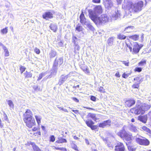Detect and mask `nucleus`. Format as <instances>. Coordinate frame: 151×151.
Masks as SVG:
<instances>
[{"label": "nucleus", "mask_w": 151, "mask_h": 151, "mask_svg": "<svg viewBox=\"0 0 151 151\" xmlns=\"http://www.w3.org/2000/svg\"><path fill=\"white\" fill-rule=\"evenodd\" d=\"M143 6V3L142 1H140L137 3H133L132 2L129 1L127 4H123V7L130 12H137L141 10Z\"/></svg>", "instance_id": "1"}, {"label": "nucleus", "mask_w": 151, "mask_h": 151, "mask_svg": "<svg viewBox=\"0 0 151 151\" xmlns=\"http://www.w3.org/2000/svg\"><path fill=\"white\" fill-rule=\"evenodd\" d=\"M150 107V105L147 104H140L139 105L137 104L136 107L131 109L130 111L131 112L135 114H143L145 111L148 110Z\"/></svg>", "instance_id": "2"}, {"label": "nucleus", "mask_w": 151, "mask_h": 151, "mask_svg": "<svg viewBox=\"0 0 151 151\" xmlns=\"http://www.w3.org/2000/svg\"><path fill=\"white\" fill-rule=\"evenodd\" d=\"M103 11L101 6H96L94 8L93 11L91 9L88 10L89 17L92 21L94 20L98 17L97 15L101 14Z\"/></svg>", "instance_id": "3"}, {"label": "nucleus", "mask_w": 151, "mask_h": 151, "mask_svg": "<svg viewBox=\"0 0 151 151\" xmlns=\"http://www.w3.org/2000/svg\"><path fill=\"white\" fill-rule=\"evenodd\" d=\"M127 47L129 49L130 51L132 52L133 54H136L139 52L140 49L142 47V45H139L136 42H133L131 45L126 44Z\"/></svg>", "instance_id": "4"}, {"label": "nucleus", "mask_w": 151, "mask_h": 151, "mask_svg": "<svg viewBox=\"0 0 151 151\" xmlns=\"http://www.w3.org/2000/svg\"><path fill=\"white\" fill-rule=\"evenodd\" d=\"M109 18L106 15L102 14L100 17H97L93 22L96 24L102 25L108 22Z\"/></svg>", "instance_id": "5"}, {"label": "nucleus", "mask_w": 151, "mask_h": 151, "mask_svg": "<svg viewBox=\"0 0 151 151\" xmlns=\"http://www.w3.org/2000/svg\"><path fill=\"white\" fill-rule=\"evenodd\" d=\"M118 135L121 138H123L127 141H130L131 140L132 136V134L127 133L124 131L123 129L121 132H119L118 133Z\"/></svg>", "instance_id": "6"}, {"label": "nucleus", "mask_w": 151, "mask_h": 151, "mask_svg": "<svg viewBox=\"0 0 151 151\" xmlns=\"http://www.w3.org/2000/svg\"><path fill=\"white\" fill-rule=\"evenodd\" d=\"M63 62V60L62 58H60L58 60L56 59L55 62L52 67L53 70H54V72H52V74L55 75L57 72V67L58 65H60Z\"/></svg>", "instance_id": "7"}, {"label": "nucleus", "mask_w": 151, "mask_h": 151, "mask_svg": "<svg viewBox=\"0 0 151 151\" xmlns=\"http://www.w3.org/2000/svg\"><path fill=\"white\" fill-rule=\"evenodd\" d=\"M24 121L26 123V126L29 128H31L35 124V121L34 118H29V119H24Z\"/></svg>", "instance_id": "8"}, {"label": "nucleus", "mask_w": 151, "mask_h": 151, "mask_svg": "<svg viewBox=\"0 0 151 151\" xmlns=\"http://www.w3.org/2000/svg\"><path fill=\"white\" fill-rule=\"evenodd\" d=\"M136 141L140 145L147 146L149 145L150 142L147 139L144 138L143 139L139 138H137Z\"/></svg>", "instance_id": "9"}, {"label": "nucleus", "mask_w": 151, "mask_h": 151, "mask_svg": "<svg viewBox=\"0 0 151 151\" xmlns=\"http://www.w3.org/2000/svg\"><path fill=\"white\" fill-rule=\"evenodd\" d=\"M125 147L122 143L118 142L117 143L115 146V151H124Z\"/></svg>", "instance_id": "10"}, {"label": "nucleus", "mask_w": 151, "mask_h": 151, "mask_svg": "<svg viewBox=\"0 0 151 151\" xmlns=\"http://www.w3.org/2000/svg\"><path fill=\"white\" fill-rule=\"evenodd\" d=\"M33 114L32 111L29 109H27L24 114V119L32 118Z\"/></svg>", "instance_id": "11"}, {"label": "nucleus", "mask_w": 151, "mask_h": 151, "mask_svg": "<svg viewBox=\"0 0 151 151\" xmlns=\"http://www.w3.org/2000/svg\"><path fill=\"white\" fill-rule=\"evenodd\" d=\"M79 18L80 19V22L83 25H85L88 22L86 20V19L83 12H82Z\"/></svg>", "instance_id": "12"}, {"label": "nucleus", "mask_w": 151, "mask_h": 151, "mask_svg": "<svg viewBox=\"0 0 151 151\" xmlns=\"http://www.w3.org/2000/svg\"><path fill=\"white\" fill-rule=\"evenodd\" d=\"M104 5L106 8L108 9L113 6L111 1V0H107L105 2Z\"/></svg>", "instance_id": "13"}, {"label": "nucleus", "mask_w": 151, "mask_h": 151, "mask_svg": "<svg viewBox=\"0 0 151 151\" xmlns=\"http://www.w3.org/2000/svg\"><path fill=\"white\" fill-rule=\"evenodd\" d=\"M69 74L65 76H61V78L59 80L58 84L60 85L62 84L69 77Z\"/></svg>", "instance_id": "14"}, {"label": "nucleus", "mask_w": 151, "mask_h": 151, "mask_svg": "<svg viewBox=\"0 0 151 151\" xmlns=\"http://www.w3.org/2000/svg\"><path fill=\"white\" fill-rule=\"evenodd\" d=\"M111 122L110 120H108L104 121L102 123H101L99 124V127L101 128H104L110 125Z\"/></svg>", "instance_id": "15"}, {"label": "nucleus", "mask_w": 151, "mask_h": 151, "mask_svg": "<svg viewBox=\"0 0 151 151\" xmlns=\"http://www.w3.org/2000/svg\"><path fill=\"white\" fill-rule=\"evenodd\" d=\"M135 103L134 100L133 99H130L126 101L125 103V105L129 107H130L134 105Z\"/></svg>", "instance_id": "16"}, {"label": "nucleus", "mask_w": 151, "mask_h": 151, "mask_svg": "<svg viewBox=\"0 0 151 151\" xmlns=\"http://www.w3.org/2000/svg\"><path fill=\"white\" fill-rule=\"evenodd\" d=\"M129 130L132 132L135 133H137L138 132V128L132 124H129Z\"/></svg>", "instance_id": "17"}, {"label": "nucleus", "mask_w": 151, "mask_h": 151, "mask_svg": "<svg viewBox=\"0 0 151 151\" xmlns=\"http://www.w3.org/2000/svg\"><path fill=\"white\" fill-rule=\"evenodd\" d=\"M43 18L47 19V18H51L52 17V14L50 12H46L42 15Z\"/></svg>", "instance_id": "18"}, {"label": "nucleus", "mask_w": 151, "mask_h": 151, "mask_svg": "<svg viewBox=\"0 0 151 151\" xmlns=\"http://www.w3.org/2000/svg\"><path fill=\"white\" fill-rule=\"evenodd\" d=\"M81 68L86 73L89 74L90 73L89 70L86 65H83L81 67Z\"/></svg>", "instance_id": "19"}, {"label": "nucleus", "mask_w": 151, "mask_h": 151, "mask_svg": "<svg viewBox=\"0 0 151 151\" xmlns=\"http://www.w3.org/2000/svg\"><path fill=\"white\" fill-rule=\"evenodd\" d=\"M138 120L142 122L146 123L147 120V116H139L138 117Z\"/></svg>", "instance_id": "20"}, {"label": "nucleus", "mask_w": 151, "mask_h": 151, "mask_svg": "<svg viewBox=\"0 0 151 151\" xmlns=\"http://www.w3.org/2000/svg\"><path fill=\"white\" fill-rule=\"evenodd\" d=\"M88 117L91 118L95 121H96L99 120V119L96 117L95 114L90 113L88 114Z\"/></svg>", "instance_id": "21"}, {"label": "nucleus", "mask_w": 151, "mask_h": 151, "mask_svg": "<svg viewBox=\"0 0 151 151\" xmlns=\"http://www.w3.org/2000/svg\"><path fill=\"white\" fill-rule=\"evenodd\" d=\"M114 39L113 37H110L107 40V42L109 46H112L114 43Z\"/></svg>", "instance_id": "22"}, {"label": "nucleus", "mask_w": 151, "mask_h": 151, "mask_svg": "<svg viewBox=\"0 0 151 151\" xmlns=\"http://www.w3.org/2000/svg\"><path fill=\"white\" fill-rule=\"evenodd\" d=\"M35 117L38 124L40 125L41 123V121L42 119L41 116L40 115H35Z\"/></svg>", "instance_id": "23"}, {"label": "nucleus", "mask_w": 151, "mask_h": 151, "mask_svg": "<svg viewBox=\"0 0 151 151\" xmlns=\"http://www.w3.org/2000/svg\"><path fill=\"white\" fill-rule=\"evenodd\" d=\"M56 55V52L53 50H52L50 52L49 54V55L50 58H52L55 57Z\"/></svg>", "instance_id": "24"}, {"label": "nucleus", "mask_w": 151, "mask_h": 151, "mask_svg": "<svg viewBox=\"0 0 151 151\" xmlns=\"http://www.w3.org/2000/svg\"><path fill=\"white\" fill-rule=\"evenodd\" d=\"M80 49V47L79 45L77 44H75L74 48V52L75 53H78Z\"/></svg>", "instance_id": "25"}, {"label": "nucleus", "mask_w": 151, "mask_h": 151, "mask_svg": "<svg viewBox=\"0 0 151 151\" xmlns=\"http://www.w3.org/2000/svg\"><path fill=\"white\" fill-rule=\"evenodd\" d=\"M50 29L54 32H55L57 29V26L53 24H51L50 26Z\"/></svg>", "instance_id": "26"}, {"label": "nucleus", "mask_w": 151, "mask_h": 151, "mask_svg": "<svg viewBox=\"0 0 151 151\" xmlns=\"http://www.w3.org/2000/svg\"><path fill=\"white\" fill-rule=\"evenodd\" d=\"M129 38L134 40L136 41L138 40L139 37L138 35H135L132 36H129Z\"/></svg>", "instance_id": "27"}, {"label": "nucleus", "mask_w": 151, "mask_h": 151, "mask_svg": "<svg viewBox=\"0 0 151 151\" xmlns=\"http://www.w3.org/2000/svg\"><path fill=\"white\" fill-rule=\"evenodd\" d=\"M67 142V140L66 139L60 137L58 138V140L56 142L58 143H63L66 142Z\"/></svg>", "instance_id": "28"}, {"label": "nucleus", "mask_w": 151, "mask_h": 151, "mask_svg": "<svg viewBox=\"0 0 151 151\" xmlns=\"http://www.w3.org/2000/svg\"><path fill=\"white\" fill-rule=\"evenodd\" d=\"M83 28L79 24H78L76 27V30L78 32H81L83 30Z\"/></svg>", "instance_id": "29"}, {"label": "nucleus", "mask_w": 151, "mask_h": 151, "mask_svg": "<svg viewBox=\"0 0 151 151\" xmlns=\"http://www.w3.org/2000/svg\"><path fill=\"white\" fill-rule=\"evenodd\" d=\"M3 49L5 52V56L6 57L8 56L9 55V52L6 47L4 46L3 47Z\"/></svg>", "instance_id": "30"}, {"label": "nucleus", "mask_w": 151, "mask_h": 151, "mask_svg": "<svg viewBox=\"0 0 151 151\" xmlns=\"http://www.w3.org/2000/svg\"><path fill=\"white\" fill-rule=\"evenodd\" d=\"M119 13L118 11H115L114 14H113L112 15V17L113 18H115V19H116L117 18L119 17Z\"/></svg>", "instance_id": "31"}, {"label": "nucleus", "mask_w": 151, "mask_h": 151, "mask_svg": "<svg viewBox=\"0 0 151 151\" xmlns=\"http://www.w3.org/2000/svg\"><path fill=\"white\" fill-rule=\"evenodd\" d=\"M87 27L90 29L91 30L93 31L94 29L92 25L89 23L88 22L85 25Z\"/></svg>", "instance_id": "32"}, {"label": "nucleus", "mask_w": 151, "mask_h": 151, "mask_svg": "<svg viewBox=\"0 0 151 151\" xmlns=\"http://www.w3.org/2000/svg\"><path fill=\"white\" fill-rule=\"evenodd\" d=\"M134 28L133 26H129L125 28V30L127 31V32H129L132 31V29Z\"/></svg>", "instance_id": "33"}, {"label": "nucleus", "mask_w": 151, "mask_h": 151, "mask_svg": "<svg viewBox=\"0 0 151 151\" xmlns=\"http://www.w3.org/2000/svg\"><path fill=\"white\" fill-rule=\"evenodd\" d=\"M33 150L35 151H42L35 144H32Z\"/></svg>", "instance_id": "34"}, {"label": "nucleus", "mask_w": 151, "mask_h": 151, "mask_svg": "<svg viewBox=\"0 0 151 151\" xmlns=\"http://www.w3.org/2000/svg\"><path fill=\"white\" fill-rule=\"evenodd\" d=\"M117 37L119 39L123 40L125 39L126 36L123 34H119L117 35Z\"/></svg>", "instance_id": "35"}, {"label": "nucleus", "mask_w": 151, "mask_h": 151, "mask_svg": "<svg viewBox=\"0 0 151 151\" xmlns=\"http://www.w3.org/2000/svg\"><path fill=\"white\" fill-rule=\"evenodd\" d=\"M24 74L26 77L30 78L32 76V73L30 72H28L27 71H26Z\"/></svg>", "instance_id": "36"}, {"label": "nucleus", "mask_w": 151, "mask_h": 151, "mask_svg": "<svg viewBox=\"0 0 151 151\" xmlns=\"http://www.w3.org/2000/svg\"><path fill=\"white\" fill-rule=\"evenodd\" d=\"M86 124H87V126L90 127H91L92 125V124H94L93 122V121H86Z\"/></svg>", "instance_id": "37"}, {"label": "nucleus", "mask_w": 151, "mask_h": 151, "mask_svg": "<svg viewBox=\"0 0 151 151\" xmlns=\"http://www.w3.org/2000/svg\"><path fill=\"white\" fill-rule=\"evenodd\" d=\"M6 101L10 108H13L14 107V104L12 101L11 100H6Z\"/></svg>", "instance_id": "38"}, {"label": "nucleus", "mask_w": 151, "mask_h": 151, "mask_svg": "<svg viewBox=\"0 0 151 151\" xmlns=\"http://www.w3.org/2000/svg\"><path fill=\"white\" fill-rule=\"evenodd\" d=\"M1 33L3 34H6L8 32V27H6L1 30Z\"/></svg>", "instance_id": "39"}, {"label": "nucleus", "mask_w": 151, "mask_h": 151, "mask_svg": "<svg viewBox=\"0 0 151 151\" xmlns=\"http://www.w3.org/2000/svg\"><path fill=\"white\" fill-rule=\"evenodd\" d=\"M141 82V81H139V83L133 84L132 86V88H138L139 87V84Z\"/></svg>", "instance_id": "40"}, {"label": "nucleus", "mask_w": 151, "mask_h": 151, "mask_svg": "<svg viewBox=\"0 0 151 151\" xmlns=\"http://www.w3.org/2000/svg\"><path fill=\"white\" fill-rule=\"evenodd\" d=\"M71 147L75 150L79 151L77 146L75 144L73 143L71 144Z\"/></svg>", "instance_id": "41"}, {"label": "nucleus", "mask_w": 151, "mask_h": 151, "mask_svg": "<svg viewBox=\"0 0 151 151\" xmlns=\"http://www.w3.org/2000/svg\"><path fill=\"white\" fill-rule=\"evenodd\" d=\"M142 128L145 131L148 133H150V132L151 131L146 126H143L142 127Z\"/></svg>", "instance_id": "42"}, {"label": "nucleus", "mask_w": 151, "mask_h": 151, "mask_svg": "<svg viewBox=\"0 0 151 151\" xmlns=\"http://www.w3.org/2000/svg\"><path fill=\"white\" fill-rule=\"evenodd\" d=\"M146 64V61L145 60H144L142 61L139 63V66H142L144 64Z\"/></svg>", "instance_id": "43"}, {"label": "nucleus", "mask_w": 151, "mask_h": 151, "mask_svg": "<svg viewBox=\"0 0 151 151\" xmlns=\"http://www.w3.org/2000/svg\"><path fill=\"white\" fill-rule=\"evenodd\" d=\"M33 87L35 91H40L41 90L40 88L37 85H34Z\"/></svg>", "instance_id": "44"}, {"label": "nucleus", "mask_w": 151, "mask_h": 151, "mask_svg": "<svg viewBox=\"0 0 151 151\" xmlns=\"http://www.w3.org/2000/svg\"><path fill=\"white\" fill-rule=\"evenodd\" d=\"M130 75V73H124L122 74V77L124 78H127Z\"/></svg>", "instance_id": "45"}, {"label": "nucleus", "mask_w": 151, "mask_h": 151, "mask_svg": "<svg viewBox=\"0 0 151 151\" xmlns=\"http://www.w3.org/2000/svg\"><path fill=\"white\" fill-rule=\"evenodd\" d=\"M34 51L37 54H39L40 53V50L37 47L35 48Z\"/></svg>", "instance_id": "46"}, {"label": "nucleus", "mask_w": 151, "mask_h": 151, "mask_svg": "<svg viewBox=\"0 0 151 151\" xmlns=\"http://www.w3.org/2000/svg\"><path fill=\"white\" fill-rule=\"evenodd\" d=\"M25 69L26 68L24 67L23 66H21L20 69L22 73L25 71Z\"/></svg>", "instance_id": "47"}, {"label": "nucleus", "mask_w": 151, "mask_h": 151, "mask_svg": "<svg viewBox=\"0 0 151 151\" xmlns=\"http://www.w3.org/2000/svg\"><path fill=\"white\" fill-rule=\"evenodd\" d=\"M55 137L53 135H52L50 137V141L53 142L55 141Z\"/></svg>", "instance_id": "48"}, {"label": "nucleus", "mask_w": 151, "mask_h": 151, "mask_svg": "<svg viewBox=\"0 0 151 151\" xmlns=\"http://www.w3.org/2000/svg\"><path fill=\"white\" fill-rule=\"evenodd\" d=\"M99 91L103 93L105 92L104 89V88L101 86L99 88Z\"/></svg>", "instance_id": "49"}, {"label": "nucleus", "mask_w": 151, "mask_h": 151, "mask_svg": "<svg viewBox=\"0 0 151 151\" xmlns=\"http://www.w3.org/2000/svg\"><path fill=\"white\" fill-rule=\"evenodd\" d=\"M3 116V119L4 120L7 121L8 120L7 116L5 113H4Z\"/></svg>", "instance_id": "50"}, {"label": "nucleus", "mask_w": 151, "mask_h": 151, "mask_svg": "<svg viewBox=\"0 0 151 151\" xmlns=\"http://www.w3.org/2000/svg\"><path fill=\"white\" fill-rule=\"evenodd\" d=\"M135 71L140 72L142 71V68L139 67L136 68L135 69Z\"/></svg>", "instance_id": "51"}, {"label": "nucleus", "mask_w": 151, "mask_h": 151, "mask_svg": "<svg viewBox=\"0 0 151 151\" xmlns=\"http://www.w3.org/2000/svg\"><path fill=\"white\" fill-rule=\"evenodd\" d=\"M43 76H44V74L43 73L40 74L39 75V76L37 80L39 81V80H40L42 78V77Z\"/></svg>", "instance_id": "52"}, {"label": "nucleus", "mask_w": 151, "mask_h": 151, "mask_svg": "<svg viewBox=\"0 0 151 151\" xmlns=\"http://www.w3.org/2000/svg\"><path fill=\"white\" fill-rule=\"evenodd\" d=\"M122 63L124 64L125 66H129V62H127L126 61H122Z\"/></svg>", "instance_id": "53"}, {"label": "nucleus", "mask_w": 151, "mask_h": 151, "mask_svg": "<svg viewBox=\"0 0 151 151\" xmlns=\"http://www.w3.org/2000/svg\"><path fill=\"white\" fill-rule=\"evenodd\" d=\"M134 81H137L138 83H139V82L140 81H141V80H139V77H136V78H134Z\"/></svg>", "instance_id": "54"}, {"label": "nucleus", "mask_w": 151, "mask_h": 151, "mask_svg": "<svg viewBox=\"0 0 151 151\" xmlns=\"http://www.w3.org/2000/svg\"><path fill=\"white\" fill-rule=\"evenodd\" d=\"M77 39V37L75 36H73V42L74 43V44H76L75 40Z\"/></svg>", "instance_id": "55"}, {"label": "nucleus", "mask_w": 151, "mask_h": 151, "mask_svg": "<svg viewBox=\"0 0 151 151\" xmlns=\"http://www.w3.org/2000/svg\"><path fill=\"white\" fill-rule=\"evenodd\" d=\"M91 99L93 101H95L96 100V98L95 96H91Z\"/></svg>", "instance_id": "56"}, {"label": "nucleus", "mask_w": 151, "mask_h": 151, "mask_svg": "<svg viewBox=\"0 0 151 151\" xmlns=\"http://www.w3.org/2000/svg\"><path fill=\"white\" fill-rule=\"evenodd\" d=\"M72 99L73 101H75L76 102H78L79 101V100L76 98L72 97Z\"/></svg>", "instance_id": "57"}, {"label": "nucleus", "mask_w": 151, "mask_h": 151, "mask_svg": "<svg viewBox=\"0 0 151 151\" xmlns=\"http://www.w3.org/2000/svg\"><path fill=\"white\" fill-rule=\"evenodd\" d=\"M128 150L130 151H133L134 149L133 148H132V147L131 146H128Z\"/></svg>", "instance_id": "58"}, {"label": "nucleus", "mask_w": 151, "mask_h": 151, "mask_svg": "<svg viewBox=\"0 0 151 151\" xmlns=\"http://www.w3.org/2000/svg\"><path fill=\"white\" fill-rule=\"evenodd\" d=\"M107 146H108V147H109L110 148V149H111V148H113V146L111 144H110V143L108 144Z\"/></svg>", "instance_id": "59"}, {"label": "nucleus", "mask_w": 151, "mask_h": 151, "mask_svg": "<svg viewBox=\"0 0 151 151\" xmlns=\"http://www.w3.org/2000/svg\"><path fill=\"white\" fill-rule=\"evenodd\" d=\"M115 76L117 78H119L120 76V75L119 74V72H117L115 74Z\"/></svg>", "instance_id": "60"}, {"label": "nucleus", "mask_w": 151, "mask_h": 151, "mask_svg": "<svg viewBox=\"0 0 151 151\" xmlns=\"http://www.w3.org/2000/svg\"><path fill=\"white\" fill-rule=\"evenodd\" d=\"M92 1L95 3H99L100 2V0H92Z\"/></svg>", "instance_id": "61"}, {"label": "nucleus", "mask_w": 151, "mask_h": 151, "mask_svg": "<svg viewBox=\"0 0 151 151\" xmlns=\"http://www.w3.org/2000/svg\"><path fill=\"white\" fill-rule=\"evenodd\" d=\"M72 111L74 112L76 114L79 111L78 110H72Z\"/></svg>", "instance_id": "62"}, {"label": "nucleus", "mask_w": 151, "mask_h": 151, "mask_svg": "<svg viewBox=\"0 0 151 151\" xmlns=\"http://www.w3.org/2000/svg\"><path fill=\"white\" fill-rule=\"evenodd\" d=\"M85 141L87 145H89V142L88 140L87 139H85Z\"/></svg>", "instance_id": "63"}, {"label": "nucleus", "mask_w": 151, "mask_h": 151, "mask_svg": "<svg viewBox=\"0 0 151 151\" xmlns=\"http://www.w3.org/2000/svg\"><path fill=\"white\" fill-rule=\"evenodd\" d=\"M90 127L92 129H96V126H92Z\"/></svg>", "instance_id": "64"}]
</instances>
